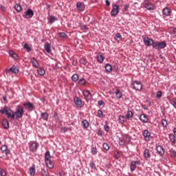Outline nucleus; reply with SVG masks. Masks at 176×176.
<instances>
[{
	"mask_svg": "<svg viewBox=\"0 0 176 176\" xmlns=\"http://www.w3.org/2000/svg\"><path fill=\"white\" fill-rule=\"evenodd\" d=\"M0 113L1 115H6V118L10 120H14V115L18 119H21V118H23L24 109L23 108V106H18L14 112L10 107L5 106L0 109Z\"/></svg>",
	"mask_w": 176,
	"mask_h": 176,
	"instance_id": "1",
	"label": "nucleus"
},
{
	"mask_svg": "<svg viewBox=\"0 0 176 176\" xmlns=\"http://www.w3.org/2000/svg\"><path fill=\"white\" fill-rule=\"evenodd\" d=\"M52 156L50 155V151H46L45 153V162L47 167L48 168H53L54 167V164L53 163V161H52Z\"/></svg>",
	"mask_w": 176,
	"mask_h": 176,
	"instance_id": "2",
	"label": "nucleus"
},
{
	"mask_svg": "<svg viewBox=\"0 0 176 176\" xmlns=\"http://www.w3.org/2000/svg\"><path fill=\"white\" fill-rule=\"evenodd\" d=\"M131 89H133V90H138L140 91L142 90V83H141V81L135 80L131 85Z\"/></svg>",
	"mask_w": 176,
	"mask_h": 176,
	"instance_id": "3",
	"label": "nucleus"
},
{
	"mask_svg": "<svg viewBox=\"0 0 176 176\" xmlns=\"http://www.w3.org/2000/svg\"><path fill=\"white\" fill-rule=\"evenodd\" d=\"M143 42L145 45V46H148V47H149V46H153V47L154 48L155 46V41H153V40L149 37H145L143 39Z\"/></svg>",
	"mask_w": 176,
	"mask_h": 176,
	"instance_id": "4",
	"label": "nucleus"
},
{
	"mask_svg": "<svg viewBox=\"0 0 176 176\" xmlns=\"http://www.w3.org/2000/svg\"><path fill=\"white\" fill-rule=\"evenodd\" d=\"M166 46H167V43H166V41H162L160 43L155 42L153 49H155V50L164 49V47H166Z\"/></svg>",
	"mask_w": 176,
	"mask_h": 176,
	"instance_id": "5",
	"label": "nucleus"
},
{
	"mask_svg": "<svg viewBox=\"0 0 176 176\" xmlns=\"http://www.w3.org/2000/svg\"><path fill=\"white\" fill-rule=\"evenodd\" d=\"M142 135L144 137V141H149L152 139V135H151V132L148 129H145L142 132Z\"/></svg>",
	"mask_w": 176,
	"mask_h": 176,
	"instance_id": "6",
	"label": "nucleus"
},
{
	"mask_svg": "<svg viewBox=\"0 0 176 176\" xmlns=\"http://www.w3.org/2000/svg\"><path fill=\"white\" fill-rule=\"evenodd\" d=\"M0 149L1 151V153H3L4 155H6V156H8V155H10V150L8 147V145H2Z\"/></svg>",
	"mask_w": 176,
	"mask_h": 176,
	"instance_id": "7",
	"label": "nucleus"
},
{
	"mask_svg": "<svg viewBox=\"0 0 176 176\" xmlns=\"http://www.w3.org/2000/svg\"><path fill=\"white\" fill-rule=\"evenodd\" d=\"M34 16V11L32 9H28L26 12H24L23 16L25 19H31Z\"/></svg>",
	"mask_w": 176,
	"mask_h": 176,
	"instance_id": "8",
	"label": "nucleus"
},
{
	"mask_svg": "<svg viewBox=\"0 0 176 176\" xmlns=\"http://www.w3.org/2000/svg\"><path fill=\"white\" fill-rule=\"evenodd\" d=\"M29 145L30 151L31 152H36V151L38 150V144H36V142H32L29 143Z\"/></svg>",
	"mask_w": 176,
	"mask_h": 176,
	"instance_id": "9",
	"label": "nucleus"
},
{
	"mask_svg": "<svg viewBox=\"0 0 176 176\" xmlns=\"http://www.w3.org/2000/svg\"><path fill=\"white\" fill-rule=\"evenodd\" d=\"M82 94L84 96V98L85 100H90L91 97H93V95L91 94V92L90 91L86 89L82 91Z\"/></svg>",
	"mask_w": 176,
	"mask_h": 176,
	"instance_id": "10",
	"label": "nucleus"
},
{
	"mask_svg": "<svg viewBox=\"0 0 176 176\" xmlns=\"http://www.w3.org/2000/svg\"><path fill=\"white\" fill-rule=\"evenodd\" d=\"M118 13H119V6L113 5L111 12V16H117Z\"/></svg>",
	"mask_w": 176,
	"mask_h": 176,
	"instance_id": "11",
	"label": "nucleus"
},
{
	"mask_svg": "<svg viewBox=\"0 0 176 176\" xmlns=\"http://www.w3.org/2000/svg\"><path fill=\"white\" fill-rule=\"evenodd\" d=\"M74 102L75 105H76L77 108H81L82 107V100L78 97H75L74 98Z\"/></svg>",
	"mask_w": 176,
	"mask_h": 176,
	"instance_id": "12",
	"label": "nucleus"
},
{
	"mask_svg": "<svg viewBox=\"0 0 176 176\" xmlns=\"http://www.w3.org/2000/svg\"><path fill=\"white\" fill-rule=\"evenodd\" d=\"M156 151L158 155H160V156H163V155H164V148H163L162 146L160 145L157 146Z\"/></svg>",
	"mask_w": 176,
	"mask_h": 176,
	"instance_id": "13",
	"label": "nucleus"
},
{
	"mask_svg": "<svg viewBox=\"0 0 176 176\" xmlns=\"http://www.w3.org/2000/svg\"><path fill=\"white\" fill-rule=\"evenodd\" d=\"M144 157L146 160L151 159V150L145 148L144 151Z\"/></svg>",
	"mask_w": 176,
	"mask_h": 176,
	"instance_id": "14",
	"label": "nucleus"
},
{
	"mask_svg": "<svg viewBox=\"0 0 176 176\" xmlns=\"http://www.w3.org/2000/svg\"><path fill=\"white\" fill-rule=\"evenodd\" d=\"M6 72L8 74L9 72H12V74H17L19 72V69L16 66H12L10 69H6Z\"/></svg>",
	"mask_w": 176,
	"mask_h": 176,
	"instance_id": "15",
	"label": "nucleus"
},
{
	"mask_svg": "<svg viewBox=\"0 0 176 176\" xmlns=\"http://www.w3.org/2000/svg\"><path fill=\"white\" fill-rule=\"evenodd\" d=\"M76 8L79 12H83L85 10V4L82 2H78L76 3Z\"/></svg>",
	"mask_w": 176,
	"mask_h": 176,
	"instance_id": "16",
	"label": "nucleus"
},
{
	"mask_svg": "<svg viewBox=\"0 0 176 176\" xmlns=\"http://www.w3.org/2000/svg\"><path fill=\"white\" fill-rule=\"evenodd\" d=\"M81 124L82 126V129H89V126H90L89 121H87L86 119L82 120Z\"/></svg>",
	"mask_w": 176,
	"mask_h": 176,
	"instance_id": "17",
	"label": "nucleus"
},
{
	"mask_svg": "<svg viewBox=\"0 0 176 176\" xmlns=\"http://www.w3.org/2000/svg\"><path fill=\"white\" fill-rule=\"evenodd\" d=\"M140 120L142 123H148V117H146V115L142 113L140 116Z\"/></svg>",
	"mask_w": 176,
	"mask_h": 176,
	"instance_id": "18",
	"label": "nucleus"
},
{
	"mask_svg": "<svg viewBox=\"0 0 176 176\" xmlns=\"http://www.w3.org/2000/svg\"><path fill=\"white\" fill-rule=\"evenodd\" d=\"M115 94L118 100H120V98H122V97L123 96L122 91H120V89H116Z\"/></svg>",
	"mask_w": 176,
	"mask_h": 176,
	"instance_id": "19",
	"label": "nucleus"
},
{
	"mask_svg": "<svg viewBox=\"0 0 176 176\" xmlns=\"http://www.w3.org/2000/svg\"><path fill=\"white\" fill-rule=\"evenodd\" d=\"M44 49L47 52V53H51L52 52V47L50 45V43H46L44 45Z\"/></svg>",
	"mask_w": 176,
	"mask_h": 176,
	"instance_id": "20",
	"label": "nucleus"
},
{
	"mask_svg": "<svg viewBox=\"0 0 176 176\" xmlns=\"http://www.w3.org/2000/svg\"><path fill=\"white\" fill-rule=\"evenodd\" d=\"M2 125L6 130L9 129V122H8V119L5 118L2 120Z\"/></svg>",
	"mask_w": 176,
	"mask_h": 176,
	"instance_id": "21",
	"label": "nucleus"
},
{
	"mask_svg": "<svg viewBox=\"0 0 176 176\" xmlns=\"http://www.w3.org/2000/svg\"><path fill=\"white\" fill-rule=\"evenodd\" d=\"M162 13L164 14V16H170L171 14V10L168 8H165L163 9Z\"/></svg>",
	"mask_w": 176,
	"mask_h": 176,
	"instance_id": "22",
	"label": "nucleus"
},
{
	"mask_svg": "<svg viewBox=\"0 0 176 176\" xmlns=\"http://www.w3.org/2000/svg\"><path fill=\"white\" fill-rule=\"evenodd\" d=\"M41 119H43V120H49V113L45 112V113H41Z\"/></svg>",
	"mask_w": 176,
	"mask_h": 176,
	"instance_id": "23",
	"label": "nucleus"
},
{
	"mask_svg": "<svg viewBox=\"0 0 176 176\" xmlns=\"http://www.w3.org/2000/svg\"><path fill=\"white\" fill-rule=\"evenodd\" d=\"M23 106L25 107V108H26V109H32V108H34V104H32L31 102L25 103Z\"/></svg>",
	"mask_w": 176,
	"mask_h": 176,
	"instance_id": "24",
	"label": "nucleus"
},
{
	"mask_svg": "<svg viewBox=\"0 0 176 176\" xmlns=\"http://www.w3.org/2000/svg\"><path fill=\"white\" fill-rule=\"evenodd\" d=\"M37 74L41 76H43L45 74H46V72L45 71V69L40 67L37 69Z\"/></svg>",
	"mask_w": 176,
	"mask_h": 176,
	"instance_id": "25",
	"label": "nucleus"
},
{
	"mask_svg": "<svg viewBox=\"0 0 176 176\" xmlns=\"http://www.w3.org/2000/svg\"><path fill=\"white\" fill-rule=\"evenodd\" d=\"M31 61H32V65H33V67H34V68H38V67H39V63H38V60H36V59H35V58H32Z\"/></svg>",
	"mask_w": 176,
	"mask_h": 176,
	"instance_id": "26",
	"label": "nucleus"
},
{
	"mask_svg": "<svg viewBox=\"0 0 176 176\" xmlns=\"http://www.w3.org/2000/svg\"><path fill=\"white\" fill-rule=\"evenodd\" d=\"M131 171L133 173L137 168V165L135 164V161H132L131 162V166H130Z\"/></svg>",
	"mask_w": 176,
	"mask_h": 176,
	"instance_id": "27",
	"label": "nucleus"
},
{
	"mask_svg": "<svg viewBox=\"0 0 176 176\" xmlns=\"http://www.w3.org/2000/svg\"><path fill=\"white\" fill-rule=\"evenodd\" d=\"M14 9L18 12V13H20L23 10V7H21V5L20 3L16 4L14 6Z\"/></svg>",
	"mask_w": 176,
	"mask_h": 176,
	"instance_id": "28",
	"label": "nucleus"
},
{
	"mask_svg": "<svg viewBox=\"0 0 176 176\" xmlns=\"http://www.w3.org/2000/svg\"><path fill=\"white\" fill-rule=\"evenodd\" d=\"M134 116V114L133 113V111L131 110H129L127 111L126 114V119H131Z\"/></svg>",
	"mask_w": 176,
	"mask_h": 176,
	"instance_id": "29",
	"label": "nucleus"
},
{
	"mask_svg": "<svg viewBox=\"0 0 176 176\" xmlns=\"http://www.w3.org/2000/svg\"><path fill=\"white\" fill-rule=\"evenodd\" d=\"M145 8L147 10H153L154 6L151 3H146L145 4Z\"/></svg>",
	"mask_w": 176,
	"mask_h": 176,
	"instance_id": "30",
	"label": "nucleus"
},
{
	"mask_svg": "<svg viewBox=\"0 0 176 176\" xmlns=\"http://www.w3.org/2000/svg\"><path fill=\"white\" fill-rule=\"evenodd\" d=\"M48 23H54V21H56L57 18H56V16H50L48 18Z\"/></svg>",
	"mask_w": 176,
	"mask_h": 176,
	"instance_id": "31",
	"label": "nucleus"
},
{
	"mask_svg": "<svg viewBox=\"0 0 176 176\" xmlns=\"http://www.w3.org/2000/svg\"><path fill=\"white\" fill-rule=\"evenodd\" d=\"M126 117L124 116H119L118 120L121 123V124H123L124 122H126Z\"/></svg>",
	"mask_w": 176,
	"mask_h": 176,
	"instance_id": "32",
	"label": "nucleus"
},
{
	"mask_svg": "<svg viewBox=\"0 0 176 176\" xmlns=\"http://www.w3.org/2000/svg\"><path fill=\"white\" fill-rule=\"evenodd\" d=\"M30 174L32 176L35 175V165H32V166L30 168Z\"/></svg>",
	"mask_w": 176,
	"mask_h": 176,
	"instance_id": "33",
	"label": "nucleus"
},
{
	"mask_svg": "<svg viewBox=\"0 0 176 176\" xmlns=\"http://www.w3.org/2000/svg\"><path fill=\"white\" fill-rule=\"evenodd\" d=\"M78 79H79V76L78 75V74H74L72 75V80H73V82H78Z\"/></svg>",
	"mask_w": 176,
	"mask_h": 176,
	"instance_id": "34",
	"label": "nucleus"
},
{
	"mask_svg": "<svg viewBox=\"0 0 176 176\" xmlns=\"http://www.w3.org/2000/svg\"><path fill=\"white\" fill-rule=\"evenodd\" d=\"M105 69L107 72H112V65L111 64H107L105 66Z\"/></svg>",
	"mask_w": 176,
	"mask_h": 176,
	"instance_id": "35",
	"label": "nucleus"
},
{
	"mask_svg": "<svg viewBox=\"0 0 176 176\" xmlns=\"http://www.w3.org/2000/svg\"><path fill=\"white\" fill-rule=\"evenodd\" d=\"M58 35L59 38H61V39H65V38H67V34H65V32H59Z\"/></svg>",
	"mask_w": 176,
	"mask_h": 176,
	"instance_id": "36",
	"label": "nucleus"
},
{
	"mask_svg": "<svg viewBox=\"0 0 176 176\" xmlns=\"http://www.w3.org/2000/svg\"><path fill=\"white\" fill-rule=\"evenodd\" d=\"M10 57H12V58H15V60L17 58V54L14 51H10Z\"/></svg>",
	"mask_w": 176,
	"mask_h": 176,
	"instance_id": "37",
	"label": "nucleus"
},
{
	"mask_svg": "<svg viewBox=\"0 0 176 176\" xmlns=\"http://www.w3.org/2000/svg\"><path fill=\"white\" fill-rule=\"evenodd\" d=\"M97 60L98 63H103L104 62V56L100 54L97 56Z\"/></svg>",
	"mask_w": 176,
	"mask_h": 176,
	"instance_id": "38",
	"label": "nucleus"
},
{
	"mask_svg": "<svg viewBox=\"0 0 176 176\" xmlns=\"http://www.w3.org/2000/svg\"><path fill=\"white\" fill-rule=\"evenodd\" d=\"M115 39L116 41H121L122 40V34H120V33H117L116 35H115Z\"/></svg>",
	"mask_w": 176,
	"mask_h": 176,
	"instance_id": "39",
	"label": "nucleus"
},
{
	"mask_svg": "<svg viewBox=\"0 0 176 176\" xmlns=\"http://www.w3.org/2000/svg\"><path fill=\"white\" fill-rule=\"evenodd\" d=\"M24 49H25V50H27L28 53H30V52H31L32 50L31 47L30 46V44H27V43L24 45Z\"/></svg>",
	"mask_w": 176,
	"mask_h": 176,
	"instance_id": "40",
	"label": "nucleus"
},
{
	"mask_svg": "<svg viewBox=\"0 0 176 176\" xmlns=\"http://www.w3.org/2000/svg\"><path fill=\"white\" fill-rule=\"evenodd\" d=\"M78 85H86V80L85 78H81L80 80H78Z\"/></svg>",
	"mask_w": 176,
	"mask_h": 176,
	"instance_id": "41",
	"label": "nucleus"
},
{
	"mask_svg": "<svg viewBox=\"0 0 176 176\" xmlns=\"http://www.w3.org/2000/svg\"><path fill=\"white\" fill-rule=\"evenodd\" d=\"M89 167H91V168H93L94 170H96V168H97V167L96 166V164H94V162L91 161L89 162Z\"/></svg>",
	"mask_w": 176,
	"mask_h": 176,
	"instance_id": "42",
	"label": "nucleus"
},
{
	"mask_svg": "<svg viewBox=\"0 0 176 176\" xmlns=\"http://www.w3.org/2000/svg\"><path fill=\"white\" fill-rule=\"evenodd\" d=\"M103 146V149H104V151H109V145L107 143H104L102 144Z\"/></svg>",
	"mask_w": 176,
	"mask_h": 176,
	"instance_id": "43",
	"label": "nucleus"
},
{
	"mask_svg": "<svg viewBox=\"0 0 176 176\" xmlns=\"http://www.w3.org/2000/svg\"><path fill=\"white\" fill-rule=\"evenodd\" d=\"M98 118H104V113H102V110H98Z\"/></svg>",
	"mask_w": 176,
	"mask_h": 176,
	"instance_id": "44",
	"label": "nucleus"
},
{
	"mask_svg": "<svg viewBox=\"0 0 176 176\" xmlns=\"http://www.w3.org/2000/svg\"><path fill=\"white\" fill-rule=\"evenodd\" d=\"M161 124L162 126L167 127V120H166V119L162 120Z\"/></svg>",
	"mask_w": 176,
	"mask_h": 176,
	"instance_id": "45",
	"label": "nucleus"
},
{
	"mask_svg": "<svg viewBox=\"0 0 176 176\" xmlns=\"http://www.w3.org/2000/svg\"><path fill=\"white\" fill-rule=\"evenodd\" d=\"M169 138L171 141V142L174 143L175 142V136L173 134L169 135Z\"/></svg>",
	"mask_w": 176,
	"mask_h": 176,
	"instance_id": "46",
	"label": "nucleus"
},
{
	"mask_svg": "<svg viewBox=\"0 0 176 176\" xmlns=\"http://www.w3.org/2000/svg\"><path fill=\"white\" fill-rule=\"evenodd\" d=\"M91 153L92 155H97V147H92L91 148Z\"/></svg>",
	"mask_w": 176,
	"mask_h": 176,
	"instance_id": "47",
	"label": "nucleus"
},
{
	"mask_svg": "<svg viewBox=\"0 0 176 176\" xmlns=\"http://www.w3.org/2000/svg\"><path fill=\"white\" fill-rule=\"evenodd\" d=\"M41 174L43 176H48L49 173L45 169L41 170Z\"/></svg>",
	"mask_w": 176,
	"mask_h": 176,
	"instance_id": "48",
	"label": "nucleus"
},
{
	"mask_svg": "<svg viewBox=\"0 0 176 176\" xmlns=\"http://www.w3.org/2000/svg\"><path fill=\"white\" fill-rule=\"evenodd\" d=\"M0 175L1 176H6V172L3 170V169L0 168Z\"/></svg>",
	"mask_w": 176,
	"mask_h": 176,
	"instance_id": "49",
	"label": "nucleus"
},
{
	"mask_svg": "<svg viewBox=\"0 0 176 176\" xmlns=\"http://www.w3.org/2000/svg\"><path fill=\"white\" fill-rule=\"evenodd\" d=\"M157 98H160L162 97V91H158L156 94Z\"/></svg>",
	"mask_w": 176,
	"mask_h": 176,
	"instance_id": "50",
	"label": "nucleus"
},
{
	"mask_svg": "<svg viewBox=\"0 0 176 176\" xmlns=\"http://www.w3.org/2000/svg\"><path fill=\"white\" fill-rule=\"evenodd\" d=\"M104 127V131H107V133H109V129H110L109 126H108V124H106Z\"/></svg>",
	"mask_w": 176,
	"mask_h": 176,
	"instance_id": "51",
	"label": "nucleus"
},
{
	"mask_svg": "<svg viewBox=\"0 0 176 176\" xmlns=\"http://www.w3.org/2000/svg\"><path fill=\"white\" fill-rule=\"evenodd\" d=\"M129 8H130V5H129V4H126L124 6V9L125 12H127L129 10Z\"/></svg>",
	"mask_w": 176,
	"mask_h": 176,
	"instance_id": "52",
	"label": "nucleus"
},
{
	"mask_svg": "<svg viewBox=\"0 0 176 176\" xmlns=\"http://www.w3.org/2000/svg\"><path fill=\"white\" fill-rule=\"evenodd\" d=\"M119 145H120L121 146H123L124 145V140H120Z\"/></svg>",
	"mask_w": 176,
	"mask_h": 176,
	"instance_id": "53",
	"label": "nucleus"
},
{
	"mask_svg": "<svg viewBox=\"0 0 176 176\" xmlns=\"http://www.w3.org/2000/svg\"><path fill=\"white\" fill-rule=\"evenodd\" d=\"M170 153H171V156L173 157H176V151H170Z\"/></svg>",
	"mask_w": 176,
	"mask_h": 176,
	"instance_id": "54",
	"label": "nucleus"
},
{
	"mask_svg": "<svg viewBox=\"0 0 176 176\" xmlns=\"http://www.w3.org/2000/svg\"><path fill=\"white\" fill-rule=\"evenodd\" d=\"M80 28H81V30H83L85 31V30H87V26H86V25H81Z\"/></svg>",
	"mask_w": 176,
	"mask_h": 176,
	"instance_id": "55",
	"label": "nucleus"
},
{
	"mask_svg": "<svg viewBox=\"0 0 176 176\" xmlns=\"http://www.w3.org/2000/svg\"><path fill=\"white\" fill-rule=\"evenodd\" d=\"M98 104L100 105V107H101V105H104V100H99Z\"/></svg>",
	"mask_w": 176,
	"mask_h": 176,
	"instance_id": "56",
	"label": "nucleus"
},
{
	"mask_svg": "<svg viewBox=\"0 0 176 176\" xmlns=\"http://www.w3.org/2000/svg\"><path fill=\"white\" fill-rule=\"evenodd\" d=\"M62 131H63V133H67V131H68V128H67V127H63V128H62Z\"/></svg>",
	"mask_w": 176,
	"mask_h": 176,
	"instance_id": "57",
	"label": "nucleus"
},
{
	"mask_svg": "<svg viewBox=\"0 0 176 176\" xmlns=\"http://www.w3.org/2000/svg\"><path fill=\"white\" fill-rule=\"evenodd\" d=\"M59 175L60 176H65V172L61 170L59 172Z\"/></svg>",
	"mask_w": 176,
	"mask_h": 176,
	"instance_id": "58",
	"label": "nucleus"
},
{
	"mask_svg": "<svg viewBox=\"0 0 176 176\" xmlns=\"http://www.w3.org/2000/svg\"><path fill=\"white\" fill-rule=\"evenodd\" d=\"M172 102H173L174 107H175L176 106V98H173Z\"/></svg>",
	"mask_w": 176,
	"mask_h": 176,
	"instance_id": "59",
	"label": "nucleus"
},
{
	"mask_svg": "<svg viewBox=\"0 0 176 176\" xmlns=\"http://www.w3.org/2000/svg\"><path fill=\"white\" fill-rule=\"evenodd\" d=\"M54 118L55 119H58V114L56 112L54 113Z\"/></svg>",
	"mask_w": 176,
	"mask_h": 176,
	"instance_id": "60",
	"label": "nucleus"
},
{
	"mask_svg": "<svg viewBox=\"0 0 176 176\" xmlns=\"http://www.w3.org/2000/svg\"><path fill=\"white\" fill-rule=\"evenodd\" d=\"M77 63H78V61H77L76 60H73L72 64H73L74 65H76Z\"/></svg>",
	"mask_w": 176,
	"mask_h": 176,
	"instance_id": "61",
	"label": "nucleus"
},
{
	"mask_svg": "<svg viewBox=\"0 0 176 176\" xmlns=\"http://www.w3.org/2000/svg\"><path fill=\"white\" fill-rule=\"evenodd\" d=\"M110 5L111 3L108 0H106V6H109Z\"/></svg>",
	"mask_w": 176,
	"mask_h": 176,
	"instance_id": "62",
	"label": "nucleus"
},
{
	"mask_svg": "<svg viewBox=\"0 0 176 176\" xmlns=\"http://www.w3.org/2000/svg\"><path fill=\"white\" fill-rule=\"evenodd\" d=\"M135 163L136 165L138 164V166H140L141 164L140 161H135Z\"/></svg>",
	"mask_w": 176,
	"mask_h": 176,
	"instance_id": "63",
	"label": "nucleus"
},
{
	"mask_svg": "<svg viewBox=\"0 0 176 176\" xmlns=\"http://www.w3.org/2000/svg\"><path fill=\"white\" fill-rule=\"evenodd\" d=\"M173 133L175 134V135H176V128L173 129Z\"/></svg>",
	"mask_w": 176,
	"mask_h": 176,
	"instance_id": "64",
	"label": "nucleus"
}]
</instances>
